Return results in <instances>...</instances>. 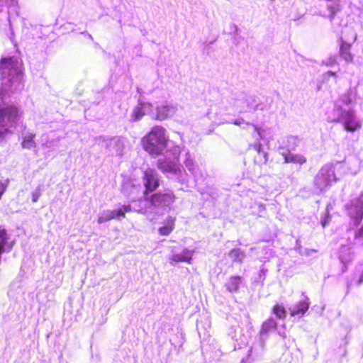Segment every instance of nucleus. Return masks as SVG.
I'll return each mask as SVG.
<instances>
[{
  "label": "nucleus",
  "mask_w": 363,
  "mask_h": 363,
  "mask_svg": "<svg viewBox=\"0 0 363 363\" xmlns=\"http://www.w3.org/2000/svg\"><path fill=\"white\" fill-rule=\"evenodd\" d=\"M22 62L17 57H4L0 60V135L13 134L18 117L14 105L6 103L9 94L21 90Z\"/></svg>",
  "instance_id": "1"
},
{
  "label": "nucleus",
  "mask_w": 363,
  "mask_h": 363,
  "mask_svg": "<svg viewBox=\"0 0 363 363\" xmlns=\"http://www.w3.org/2000/svg\"><path fill=\"white\" fill-rule=\"evenodd\" d=\"M328 118L332 122H342L344 128L352 133L362 127V122L356 116L353 108L346 110L340 106L335 105L333 115H329Z\"/></svg>",
  "instance_id": "2"
},
{
  "label": "nucleus",
  "mask_w": 363,
  "mask_h": 363,
  "mask_svg": "<svg viewBox=\"0 0 363 363\" xmlns=\"http://www.w3.org/2000/svg\"><path fill=\"white\" fill-rule=\"evenodd\" d=\"M143 181L145 186L144 195H147L155 191L160 184L158 174L152 168H148L144 171Z\"/></svg>",
  "instance_id": "3"
},
{
  "label": "nucleus",
  "mask_w": 363,
  "mask_h": 363,
  "mask_svg": "<svg viewBox=\"0 0 363 363\" xmlns=\"http://www.w3.org/2000/svg\"><path fill=\"white\" fill-rule=\"evenodd\" d=\"M142 144L144 149L152 155H160L166 147L165 138H143Z\"/></svg>",
  "instance_id": "4"
},
{
  "label": "nucleus",
  "mask_w": 363,
  "mask_h": 363,
  "mask_svg": "<svg viewBox=\"0 0 363 363\" xmlns=\"http://www.w3.org/2000/svg\"><path fill=\"white\" fill-rule=\"evenodd\" d=\"M175 196L172 191L169 189L165 190L164 192L158 191L154 193L147 199L150 203L154 207H160L168 206L173 203Z\"/></svg>",
  "instance_id": "5"
},
{
  "label": "nucleus",
  "mask_w": 363,
  "mask_h": 363,
  "mask_svg": "<svg viewBox=\"0 0 363 363\" xmlns=\"http://www.w3.org/2000/svg\"><path fill=\"white\" fill-rule=\"evenodd\" d=\"M178 107L177 105L164 103L156 107V119L159 121H164L169 118L173 117L177 111Z\"/></svg>",
  "instance_id": "6"
},
{
  "label": "nucleus",
  "mask_w": 363,
  "mask_h": 363,
  "mask_svg": "<svg viewBox=\"0 0 363 363\" xmlns=\"http://www.w3.org/2000/svg\"><path fill=\"white\" fill-rule=\"evenodd\" d=\"M152 109V104L147 102L139 101L138 105L135 106L132 113V120L133 121H139L147 112L151 111Z\"/></svg>",
  "instance_id": "7"
},
{
  "label": "nucleus",
  "mask_w": 363,
  "mask_h": 363,
  "mask_svg": "<svg viewBox=\"0 0 363 363\" xmlns=\"http://www.w3.org/2000/svg\"><path fill=\"white\" fill-rule=\"evenodd\" d=\"M157 167L164 173H176L179 171L178 160L177 161H170L167 159L160 160L157 162Z\"/></svg>",
  "instance_id": "8"
},
{
  "label": "nucleus",
  "mask_w": 363,
  "mask_h": 363,
  "mask_svg": "<svg viewBox=\"0 0 363 363\" xmlns=\"http://www.w3.org/2000/svg\"><path fill=\"white\" fill-rule=\"evenodd\" d=\"M176 218L169 216L162 223V226L158 229L159 233L162 236L169 235L175 228Z\"/></svg>",
  "instance_id": "9"
},
{
  "label": "nucleus",
  "mask_w": 363,
  "mask_h": 363,
  "mask_svg": "<svg viewBox=\"0 0 363 363\" xmlns=\"http://www.w3.org/2000/svg\"><path fill=\"white\" fill-rule=\"evenodd\" d=\"M351 208H354V214L352 216L354 220L355 225H358L363 219V201L357 199L350 205Z\"/></svg>",
  "instance_id": "10"
},
{
  "label": "nucleus",
  "mask_w": 363,
  "mask_h": 363,
  "mask_svg": "<svg viewBox=\"0 0 363 363\" xmlns=\"http://www.w3.org/2000/svg\"><path fill=\"white\" fill-rule=\"evenodd\" d=\"M309 305L310 303L308 298L299 301L297 304L290 308V315L291 316L303 315L308 311Z\"/></svg>",
  "instance_id": "11"
},
{
  "label": "nucleus",
  "mask_w": 363,
  "mask_h": 363,
  "mask_svg": "<svg viewBox=\"0 0 363 363\" xmlns=\"http://www.w3.org/2000/svg\"><path fill=\"white\" fill-rule=\"evenodd\" d=\"M341 44L340 46V55L347 62H352L354 59V55L350 52L352 43H347L342 38L340 39Z\"/></svg>",
  "instance_id": "12"
},
{
  "label": "nucleus",
  "mask_w": 363,
  "mask_h": 363,
  "mask_svg": "<svg viewBox=\"0 0 363 363\" xmlns=\"http://www.w3.org/2000/svg\"><path fill=\"white\" fill-rule=\"evenodd\" d=\"M242 282V277L240 276H232L229 278L225 284L227 289L230 292L237 291Z\"/></svg>",
  "instance_id": "13"
},
{
  "label": "nucleus",
  "mask_w": 363,
  "mask_h": 363,
  "mask_svg": "<svg viewBox=\"0 0 363 363\" xmlns=\"http://www.w3.org/2000/svg\"><path fill=\"white\" fill-rule=\"evenodd\" d=\"M284 162L286 163H297L299 164H303L306 162V159L305 157L301 155H294L290 152L283 154Z\"/></svg>",
  "instance_id": "14"
},
{
  "label": "nucleus",
  "mask_w": 363,
  "mask_h": 363,
  "mask_svg": "<svg viewBox=\"0 0 363 363\" xmlns=\"http://www.w3.org/2000/svg\"><path fill=\"white\" fill-rule=\"evenodd\" d=\"M257 102L256 98L253 96H249L242 101L244 106L240 109L241 112H249L254 111L255 105Z\"/></svg>",
  "instance_id": "15"
},
{
  "label": "nucleus",
  "mask_w": 363,
  "mask_h": 363,
  "mask_svg": "<svg viewBox=\"0 0 363 363\" xmlns=\"http://www.w3.org/2000/svg\"><path fill=\"white\" fill-rule=\"evenodd\" d=\"M192 257V252L187 250H184L181 254H174L172 257V260L176 262H190Z\"/></svg>",
  "instance_id": "16"
},
{
  "label": "nucleus",
  "mask_w": 363,
  "mask_h": 363,
  "mask_svg": "<svg viewBox=\"0 0 363 363\" xmlns=\"http://www.w3.org/2000/svg\"><path fill=\"white\" fill-rule=\"evenodd\" d=\"M116 219V216L115 214L114 210H106L104 211L101 216H99L97 223H102L111 220Z\"/></svg>",
  "instance_id": "17"
},
{
  "label": "nucleus",
  "mask_w": 363,
  "mask_h": 363,
  "mask_svg": "<svg viewBox=\"0 0 363 363\" xmlns=\"http://www.w3.org/2000/svg\"><path fill=\"white\" fill-rule=\"evenodd\" d=\"M327 9L330 11V14L328 16V18L330 20V21H333L334 16L336 15L337 13H338L340 9L341 6L340 4V2L338 0L334 1L331 4H328L327 6Z\"/></svg>",
  "instance_id": "18"
},
{
  "label": "nucleus",
  "mask_w": 363,
  "mask_h": 363,
  "mask_svg": "<svg viewBox=\"0 0 363 363\" xmlns=\"http://www.w3.org/2000/svg\"><path fill=\"white\" fill-rule=\"evenodd\" d=\"M356 93H353L352 89H349L346 93L343 94L340 96V101L346 104L349 105L352 103L355 99Z\"/></svg>",
  "instance_id": "19"
},
{
  "label": "nucleus",
  "mask_w": 363,
  "mask_h": 363,
  "mask_svg": "<svg viewBox=\"0 0 363 363\" xmlns=\"http://www.w3.org/2000/svg\"><path fill=\"white\" fill-rule=\"evenodd\" d=\"M8 234L5 228L0 227V255L4 251L8 243Z\"/></svg>",
  "instance_id": "20"
},
{
  "label": "nucleus",
  "mask_w": 363,
  "mask_h": 363,
  "mask_svg": "<svg viewBox=\"0 0 363 363\" xmlns=\"http://www.w3.org/2000/svg\"><path fill=\"white\" fill-rule=\"evenodd\" d=\"M272 311L279 319H284L286 316V309L281 304H275L272 307Z\"/></svg>",
  "instance_id": "21"
},
{
  "label": "nucleus",
  "mask_w": 363,
  "mask_h": 363,
  "mask_svg": "<svg viewBox=\"0 0 363 363\" xmlns=\"http://www.w3.org/2000/svg\"><path fill=\"white\" fill-rule=\"evenodd\" d=\"M132 211V207L130 204L123 205L118 209H115V214L116 216V219H120L121 218H125V213H129Z\"/></svg>",
  "instance_id": "22"
},
{
  "label": "nucleus",
  "mask_w": 363,
  "mask_h": 363,
  "mask_svg": "<svg viewBox=\"0 0 363 363\" xmlns=\"http://www.w3.org/2000/svg\"><path fill=\"white\" fill-rule=\"evenodd\" d=\"M229 255L233 258V261L241 262L245 256L244 252L240 248L232 249Z\"/></svg>",
  "instance_id": "23"
},
{
  "label": "nucleus",
  "mask_w": 363,
  "mask_h": 363,
  "mask_svg": "<svg viewBox=\"0 0 363 363\" xmlns=\"http://www.w3.org/2000/svg\"><path fill=\"white\" fill-rule=\"evenodd\" d=\"M166 129L160 125L154 126L147 136H164Z\"/></svg>",
  "instance_id": "24"
},
{
  "label": "nucleus",
  "mask_w": 363,
  "mask_h": 363,
  "mask_svg": "<svg viewBox=\"0 0 363 363\" xmlns=\"http://www.w3.org/2000/svg\"><path fill=\"white\" fill-rule=\"evenodd\" d=\"M277 327V324L274 318H269L264 322L262 325V330L267 332L272 329H276Z\"/></svg>",
  "instance_id": "25"
},
{
  "label": "nucleus",
  "mask_w": 363,
  "mask_h": 363,
  "mask_svg": "<svg viewBox=\"0 0 363 363\" xmlns=\"http://www.w3.org/2000/svg\"><path fill=\"white\" fill-rule=\"evenodd\" d=\"M34 142L33 140V138H28L27 140H25L23 143H22V145L23 147H26V148H29L32 146H34Z\"/></svg>",
  "instance_id": "26"
},
{
  "label": "nucleus",
  "mask_w": 363,
  "mask_h": 363,
  "mask_svg": "<svg viewBox=\"0 0 363 363\" xmlns=\"http://www.w3.org/2000/svg\"><path fill=\"white\" fill-rule=\"evenodd\" d=\"M41 194L40 191H36L32 193V201L35 203L38 201Z\"/></svg>",
  "instance_id": "27"
},
{
  "label": "nucleus",
  "mask_w": 363,
  "mask_h": 363,
  "mask_svg": "<svg viewBox=\"0 0 363 363\" xmlns=\"http://www.w3.org/2000/svg\"><path fill=\"white\" fill-rule=\"evenodd\" d=\"M265 109V106L260 103V102H256L255 105V108H254V111H258V110H260V111H263Z\"/></svg>",
  "instance_id": "28"
},
{
  "label": "nucleus",
  "mask_w": 363,
  "mask_h": 363,
  "mask_svg": "<svg viewBox=\"0 0 363 363\" xmlns=\"http://www.w3.org/2000/svg\"><path fill=\"white\" fill-rule=\"evenodd\" d=\"M355 238H363V225L355 233Z\"/></svg>",
  "instance_id": "29"
},
{
  "label": "nucleus",
  "mask_w": 363,
  "mask_h": 363,
  "mask_svg": "<svg viewBox=\"0 0 363 363\" xmlns=\"http://www.w3.org/2000/svg\"><path fill=\"white\" fill-rule=\"evenodd\" d=\"M337 63L336 60L335 58H330L328 62H326L327 66H333Z\"/></svg>",
  "instance_id": "30"
},
{
  "label": "nucleus",
  "mask_w": 363,
  "mask_h": 363,
  "mask_svg": "<svg viewBox=\"0 0 363 363\" xmlns=\"http://www.w3.org/2000/svg\"><path fill=\"white\" fill-rule=\"evenodd\" d=\"M336 77V73L333 71H328L325 74V77Z\"/></svg>",
  "instance_id": "31"
},
{
  "label": "nucleus",
  "mask_w": 363,
  "mask_h": 363,
  "mask_svg": "<svg viewBox=\"0 0 363 363\" xmlns=\"http://www.w3.org/2000/svg\"><path fill=\"white\" fill-rule=\"evenodd\" d=\"M244 123V120L243 119H237L234 121V124L235 125H240L241 124H243Z\"/></svg>",
  "instance_id": "32"
},
{
  "label": "nucleus",
  "mask_w": 363,
  "mask_h": 363,
  "mask_svg": "<svg viewBox=\"0 0 363 363\" xmlns=\"http://www.w3.org/2000/svg\"><path fill=\"white\" fill-rule=\"evenodd\" d=\"M327 223H328V218H325L323 220H321V224H322L323 228L325 227Z\"/></svg>",
  "instance_id": "33"
},
{
  "label": "nucleus",
  "mask_w": 363,
  "mask_h": 363,
  "mask_svg": "<svg viewBox=\"0 0 363 363\" xmlns=\"http://www.w3.org/2000/svg\"><path fill=\"white\" fill-rule=\"evenodd\" d=\"M5 4V0H0V11Z\"/></svg>",
  "instance_id": "34"
},
{
  "label": "nucleus",
  "mask_w": 363,
  "mask_h": 363,
  "mask_svg": "<svg viewBox=\"0 0 363 363\" xmlns=\"http://www.w3.org/2000/svg\"><path fill=\"white\" fill-rule=\"evenodd\" d=\"M356 39H357V35H354V39H353V41H352V42H354V41L356 40Z\"/></svg>",
  "instance_id": "35"
},
{
  "label": "nucleus",
  "mask_w": 363,
  "mask_h": 363,
  "mask_svg": "<svg viewBox=\"0 0 363 363\" xmlns=\"http://www.w3.org/2000/svg\"><path fill=\"white\" fill-rule=\"evenodd\" d=\"M89 38L92 39V36H91V35L89 34Z\"/></svg>",
  "instance_id": "36"
}]
</instances>
